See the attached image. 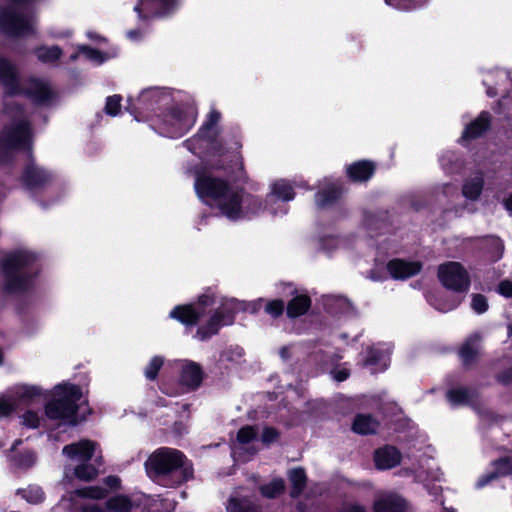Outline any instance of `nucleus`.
<instances>
[{"label": "nucleus", "mask_w": 512, "mask_h": 512, "mask_svg": "<svg viewBox=\"0 0 512 512\" xmlns=\"http://www.w3.org/2000/svg\"><path fill=\"white\" fill-rule=\"evenodd\" d=\"M213 156L208 162H202L193 168L194 189L200 199H212L218 202L221 213L230 220H238L244 217L243 203L252 206L253 210H259L262 206L260 199L254 195L246 194L244 188L233 189L227 179L213 175ZM220 171L219 169H217Z\"/></svg>", "instance_id": "f257e3e1"}, {"label": "nucleus", "mask_w": 512, "mask_h": 512, "mask_svg": "<svg viewBox=\"0 0 512 512\" xmlns=\"http://www.w3.org/2000/svg\"><path fill=\"white\" fill-rule=\"evenodd\" d=\"M13 151L29 152L30 160L20 175V183L26 190H43L53 182V172L35 163L32 154V129L27 119L18 120L3 129L0 135V166L12 163Z\"/></svg>", "instance_id": "f03ea898"}, {"label": "nucleus", "mask_w": 512, "mask_h": 512, "mask_svg": "<svg viewBox=\"0 0 512 512\" xmlns=\"http://www.w3.org/2000/svg\"><path fill=\"white\" fill-rule=\"evenodd\" d=\"M144 468L149 479L166 488H177L194 478L192 461L176 448H157L144 462Z\"/></svg>", "instance_id": "7ed1b4c3"}, {"label": "nucleus", "mask_w": 512, "mask_h": 512, "mask_svg": "<svg viewBox=\"0 0 512 512\" xmlns=\"http://www.w3.org/2000/svg\"><path fill=\"white\" fill-rule=\"evenodd\" d=\"M36 253L17 249L6 254L0 261L3 276V291L8 295L25 294L31 291L40 269Z\"/></svg>", "instance_id": "20e7f679"}, {"label": "nucleus", "mask_w": 512, "mask_h": 512, "mask_svg": "<svg viewBox=\"0 0 512 512\" xmlns=\"http://www.w3.org/2000/svg\"><path fill=\"white\" fill-rule=\"evenodd\" d=\"M221 120V113L216 109H211L200 126L199 135H205L208 138L209 148L213 156L217 157L212 163L215 169L223 170L230 178L239 179L245 173L243 158L241 155L242 143L240 138L234 137V147L227 149L219 139V130L217 128Z\"/></svg>", "instance_id": "39448f33"}, {"label": "nucleus", "mask_w": 512, "mask_h": 512, "mask_svg": "<svg viewBox=\"0 0 512 512\" xmlns=\"http://www.w3.org/2000/svg\"><path fill=\"white\" fill-rule=\"evenodd\" d=\"M0 83L6 96H25L36 105L47 104L53 98L51 88L38 78H30L28 86L23 87L17 65L4 56H0Z\"/></svg>", "instance_id": "423d86ee"}, {"label": "nucleus", "mask_w": 512, "mask_h": 512, "mask_svg": "<svg viewBox=\"0 0 512 512\" xmlns=\"http://www.w3.org/2000/svg\"><path fill=\"white\" fill-rule=\"evenodd\" d=\"M81 398L80 386L71 383L58 384L54 387L52 399L45 405V414L51 420H61L76 426L80 422L78 402Z\"/></svg>", "instance_id": "0eeeda50"}, {"label": "nucleus", "mask_w": 512, "mask_h": 512, "mask_svg": "<svg viewBox=\"0 0 512 512\" xmlns=\"http://www.w3.org/2000/svg\"><path fill=\"white\" fill-rule=\"evenodd\" d=\"M196 119L197 109L194 106L177 104L161 110L152 123L160 135L176 139L188 133Z\"/></svg>", "instance_id": "6e6552de"}, {"label": "nucleus", "mask_w": 512, "mask_h": 512, "mask_svg": "<svg viewBox=\"0 0 512 512\" xmlns=\"http://www.w3.org/2000/svg\"><path fill=\"white\" fill-rule=\"evenodd\" d=\"M168 100L169 98L162 95L158 89L149 88L140 93L135 103L129 99L126 110L137 121L153 122Z\"/></svg>", "instance_id": "1a4fd4ad"}, {"label": "nucleus", "mask_w": 512, "mask_h": 512, "mask_svg": "<svg viewBox=\"0 0 512 512\" xmlns=\"http://www.w3.org/2000/svg\"><path fill=\"white\" fill-rule=\"evenodd\" d=\"M437 278L448 291L466 294L471 286V277L464 265L457 261H447L437 268Z\"/></svg>", "instance_id": "9d476101"}, {"label": "nucleus", "mask_w": 512, "mask_h": 512, "mask_svg": "<svg viewBox=\"0 0 512 512\" xmlns=\"http://www.w3.org/2000/svg\"><path fill=\"white\" fill-rule=\"evenodd\" d=\"M0 30L9 37H23L33 33L29 18L15 6L0 9Z\"/></svg>", "instance_id": "9b49d317"}, {"label": "nucleus", "mask_w": 512, "mask_h": 512, "mask_svg": "<svg viewBox=\"0 0 512 512\" xmlns=\"http://www.w3.org/2000/svg\"><path fill=\"white\" fill-rule=\"evenodd\" d=\"M179 367V384L187 391H196L204 380V371L201 365L192 360L177 361Z\"/></svg>", "instance_id": "f8f14e48"}, {"label": "nucleus", "mask_w": 512, "mask_h": 512, "mask_svg": "<svg viewBox=\"0 0 512 512\" xmlns=\"http://www.w3.org/2000/svg\"><path fill=\"white\" fill-rule=\"evenodd\" d=\"M492 116L488 111H481L479 115L468 123L462 131L459 142H471L484 136L491 128Z\"/></svg>", "instance_id": "ddd939ff"}, {"label": "nucleus", "mask_w": 512, "mask_h": 512, "mask_svg": "<svg viewBox=\"0 0 512 512\" xmlns=\"http://www.w3.org/2000/svg\"><path fill=\"white\" fill-rule=\"evenodd\" d=\"M376 169L377 166L374 161L362 159L347 165L345 174L352 183H366L374 176Z\"/></svg>", "instance_id": "4468645a"}, {"label": "nucleus", "mask_w": 512, "mask_h": 512, "mask_svg": "<svg viewBox=\"0 0 512 512\" xmlns=\"http://www.w3.org/2000/svg\"><path fill=\"white\" fill-rule=\"evenodd\" d=\"M386 268L394 280H406L420 273L422 263L394 258L388 261Z\"/></svg>", "instance_id": "2eb2a0df"}, {"label": "nucleus", "mask_w": 512, "mask_h": 512, "mask_svg": "<svg viewBox=\"0 0 512 512\" xmlns=\"http://www.w3.org/2000/svg\"><path fill=\"white\" fill-rule=\"evenodd\" d=\"M373 461L378 470L393 469L400 465L402 453L396 446L386 444L374 451Z\"/></svg>", "instance_id": "dca6fc26"}, {"label": "nucleus", "mask_w": 512, "mask_h": 512, "mask_svg": "<svg viewBox=\"0 0 512 512\" xmlns=\"http://www.w3.org/2000/svg\"><path fill=\"white\" fill-rule=\"evenodd\" d=\"M493 470L481 475L477 482V488H483L492 481L505 476H512V457L503 456L491 462Z\"/></svg>", "instance_id": "f3484780"}, {"label": "nucleus", "mask_w": 512, "mask_h": 512, "mask_svg": "<svg viewBox=\"0 0 512 512\" xmlns=\"http://www.w3.org/2000/svg\"><path fill=\"white\" fill-rule=\"evenodd\" d=\"M157 4L158 8L155 11H146L149 4L146 0H139L134 6V11L137 13L140 20H149L153 17H161L173 12L176 8L177 0H151Z\"/></svg>", "instance_id": "a211bd4d"}, {"label": "nucleus", "mask_w": 512, "mask_h": 512, "mask_svg": "<svg viewBox=\"0 0 512 512\" xmlns=\"http://www.w3.org/2000/svg\"><path fill=\"white\" fill-rule=\"evenodd\" d=\"M169 316L186 327H193L203 318V310L196 309L192 303L180 304L170 311Z\"/></svg>", "instance_id": "6ab92c4d"}, {"label": "nucleus", "mask_w": 512, "mask_h": 512, "mask_svg": "<svg viewBox=\"0 0 512 512\" xmlns=\"http://www.w3.org/2000/svg\"><path fill=\"white\" fill-rule=\"evenodd\" d=\"M96 449V443L94 441L84 439L76 443H71L63 447V454L71 459H79L82 462H89Z\"/></svg>", "instance_id": "aec40b11"}, {"label": "nucleus", "mask_w": 512, "mask_h": 512, "mask_svg": "<svg viewBox=\"0 0 512 512\" xmlns=\"http://www.w3.org/2000/svg\"><path fill=\"white\" fill-rule=\"evenodd\" d=\"M292 298L286 305V315L289 319H296L305 315L311 308L312 300L308 294H298L296 288L290 293Z\"/></svg>", "instance_id": "412c9836"}, {"label": "nucleus", "mask_w": 512, "mask_h": 512, "mask_svg": "<svg viewBox=\"0 0 512 512\" xmlns=\"http://www.w3.org/2000/svg\"><path fill=\"white\" fill-rule=\"evenodd\" d=\"M374 512H406V500L395 493L386 494L373 503Z\"/></svg>", "instance_id": "4be33fe9"}, {"label": "nucleus", "mask_w": 512, "mask_h": 512, "mask_svg": "<svg viewBox=\"0 0 512 512\" xmlns=\"http://www.w3.org/2000/svg\"><path fill=\"white\" fill-rule=\"evenodd\" d=\"M380 427L379 420L372 414L357 413L353 419L351 430L358 435H375Z\"/></svg>", "instance_id": "5701e85b"}, {"label": "nucleus", "mask_w": 512, "mask_h": 512, "mask_svg": "<svg viewBox=\"0 0 512 512\" xmlns=\"http://www.w3.org/2000/svg\"><path fill=\"white\" fill-rule=\"evenodd\" d=\"M342 194V186L329 184L315 193V204L319 209L329 208L340 200Z\"/></svg>", "instance_id": "b1692460"}, {"label": "nucleus", "mask_w": 512, "mask_h": 512, "mask_svg": "<svg viewBox=\"0 0 512 512\" xmlns=\"http://www.w3.org/2000/svg\"><path fill=\"white\" fill-rule=\"evenodd\" d=\"M478 335L468 337L458 351L464 369H470L479 358V350L477 347Z\"/></svg>", "instance_id": "393cba45"}, {"label": "nucleus", "mask_w": 512, "mask_h": 512, "mask_svg": "<svg viewBox=\"0 0 512 512\" xmlns=\"http://www.w3.org/2000/svg\"><path fill=\"white\" fill-rule=\"evenodd\" d=\"M324 308L333 316L348 315L354 311L352 302L345 296L334 295L325 299Z\"/></svg>", "instance_id": "a878e982"}, {"label": "nucleus", "mask_w": 512, "mask_h": 512, "mask_svg": "<svg viewBox=\"0 0 512 512\" xmlns=\"http://www.w3.org/2000/svg\"><path fill=\"white\" fill-rule=\"evenodd\" d=\"M242 309H244V302L232 299L222 303L214 312L219 314L224 324L230 326L234 324L237 314L242 311Z\"/></svg>", "instance_id": "bb28decb"}, {"label": "nucleus", "mask_w": 512, "mask_h": 512, "mask_svg": "<svg viewBox=\"0 0 512 512\" xmlns=\"http://www.w3.org/2000/svg\"><path fill=\"white\" fill-rule=\"evenodd\" d=\"M288 478L291 483L289 495L291 498H298L307 486V474L304 468L296 467L288 472Z\"/></svg>", "instance_id": "cd10ccee"}, {"label": "nucleus", "mask_w": 512, "mask_h": 512, "mask_svg": "<svg viewBox=\"0 0 512 512\" xmlns=\"http://www.w3.org/2000/svg\"><path fill=\"white\" fill-rule=\"evenodd\" d=\"M224 326L227 325L220 319L219 314L213 312L207 322L197 328L196 337L202 341L211 339L213 336L217 335Z\"/></svg>", "instance_id": "c85d7f7f"}, {"label": "nucleus", "mask_w": 512, "mask_h": 512, "mask_svg": "<svg viewBox=\"0 0 512 512\" xmlns=\"http://www.w3.org/2000/svg\"><path fill=\"white\" fill-rule=\"evenodd\" d=\"M227 512H262L261 507L247 496L230 497Z\"/></svg>", "instance_id": "c756f323"}, {"label": "nucleus", "mask_w": 512, "mask_h": 512, "mask_svg": "<svg viewBox=\"0 0 512 512\" xmlns=\"http://www.w3.org/2000/svg\"><path fill=\"white\" fill-rule=\"evenodd\" d=\"M34 54L37 59L45 64H53L60 60L63 55V50L58 45L45 46L40 45L34 49Z\"/></svg>", "instance_id": "7c9ffc66"}, {"label": "nucleus", "mask_w": 512, "mask_h": 512, "mask_svg": "<svg viewBox=\"0 0 512 512\" xmlns=\"http://www.w3.org/2000/svg\"><path fill=\"white\" fill-rule=\"evenodd\" d=\"M105 512H131L133 508L132 500L124 494H117L106 500Z\"/></svg>", "instance_id": "2f4dec72"}, {"label": "nucleus", "mask_w": 512, "mask_h": 512, "mask_svg": "<svg viewBox=\"0 0 512 512\" xmlns=\"http://www.w3.org/2000/svg\"><path fill=\"white\" fill-rule=\"evenodd\" d=\"M13 396L19 402L30 403L42 396V389L36 385H19L14 388Z\"/></svg>", "instance_id": "473e14b6"}, {"label": "nucleus", "mask_w": 512, "mask_h": 512, "mask_svg": "<svg viewBox=\"0 0 512 512\" xmlns=\"http://www.w3.org/2000/svg\"><path fill=\"white\" fill-rule=\"evenodd\" d=\"M446 397L453 406L470 405L474 397V392L465 387H457L449 389L446 393Z\"/></svg>", "instance_id": "72a5a7b5"}, {"label": "nucleus", "mask_w": 512, "mask_h": 512, "mask_svg": "<svg viewBox=\"0 0 512 512\" xmlns=\"http://www.w3.org/2000/svg\"><path fill=\"white\" fill-rule=\"evenodd\" d=\"M183 144L194 155H200L206 150L211 156V159H213L212 150L208 145V138L205 135H199V130L193 137L186 139Z\"/></svg>", "instance_id": "f704fd0d"}, {"label": "nucleus", "mask_w": 512, "mask_h": 512, "mask_svg": "<svg viewBox=\"0 0 512 512\" xmlns=\"http://www.w3.org/2000/svg\"><path fill=\"white\" fill-rule=\"evenodd\" d=\"M285 482L282 478H274L269 483L259 487L260 494L267 499H276L285 492Z\"/></svg>", "instance_id": "c9c22d12"}, {"label": "nucleus", "mask_w": 512, "mask_h": 512, "mask_svg": "<svg viewBox=\"0 0 512 512\" xmlns=\"http://www.w3.org/2000/svg\"><path fill=\"white\" fill-rule=\"evenodd\" d=\"M16 494L33 505L40 504L45 500V492L38 485H29L26 488H20L16 491Z\"/></svg>", "instance_id": "e433bc0d"}, {"label": "nucleus", "mask_w": 512, "mask_h": 512, "mask_svg": "<svg viewBox=\"0 0 512 512\" xmlns=\"http://www.w3.org/2000/svg\"><path fill=\"white\" fill-rule=\"evenodd\" d=\"M74 476L85 482L93 481L98 476V470L89 462H82L74 468Z\"/></svg>", "instance_id": "4c0bfd02"}, {"label": "nucleus", "mask_w": 512, "mask_h": 512, "mask_svg": "<svg viewBox=\"0 0 512 512\" xmlns=\"http://www.w3.org/2000/svg\"><path fill=\"white\" fill-rule=\"evenodd\" d=\"M272 193L282 201H291L295 198L296 195L293 187L284 180L273 184Z\"/></svg>", "instance_id": "58836bf2"}, {"label": "nucleus", "mask_w": 512, "mask_h": 512, "mask_svg": "<svg viewBox=\"0 0 512 512\" xmlns=\"http://www.w3.org/2000/svg\"><path fill=\"white\" fill-rule=\"evenodd\" d=\"M264 312L273 319H277L286 312L285 303L282 299L266 300L264 304Z\"/></svg>", "instance_id": "ea45409f"}, {"label": "nucleus", "mask_w": 512, "mask_h": 512, "mask_svg": "<svg viewBox=\"0 0 512 512\" xmlns=\"http://www.w3.org/2000/svg\"><path fill=\"white\" fill-rule=\"evenodd\" d=\"M483 190V180L482 179H474L469 182H466L463 185V195L470 200H476L480 197Z\"/></svg>", "instance_id": "a19ab883"}, {"label": "nucleus", "mask_w": 512, "mask_h": 512, "mask_svg": "<svg viewBox=\"0 0 512 512\" xmlns=\"http://www.w3.org/2000/svg\"><path fill=\"white\" fill-rule=\"evenodd\" d=\"M216 303V296L211 292L210 288L201 295L198 296L197 301L192 304L195 305L196 309L203 310V317L207 315L209 309Z\"/></svg>", "instance_id": "79ce46f5"}, {"label": "nucleus", "mask_w": 512, "mask_h": 512, "mask_svg": "<svg viewBox=\"0 0 512 512\" xmlns=\"http://www.w3.org/2000/svg\"><path fill=\"white\" fill-rule=\"evenodd\" d=\"M163 365L164 358L162 356L156 355L152 357L144 369L145 377L150 381H154L157 378Z\"/></svg>", "instance_id": "37998d69"}, {"label": "nucleus", "mask_w": 512, "mask_h": 512, "mask_svg": "<svg viewBox=\"0 0 512 512\" xmlns=\"http://www.w3.org/2000/svg\"><path fill=\"white\" fill-rule=\"evenodd\" d=\"M108 493V489L101 486H90L79 491V494L82 497L95 500L105 499L108 496Z\"/></svg>", "instance_id": "c03bdc74"}, {"label": "nucleus", "mask_w": 512, "mask_h": 512, "mask_svg": "<svg viewBox=\"0 0 512 512\" xmlns=\"http://www.w3.org/2000/svg\"><path fill=\"white\" fill-rule=\"evenodd\" d=\"M122 96L114 94L106 98L104 111L107 115L115 117L121 111Z\"/></svg>", "instance_id": "a18cd8bd"}, {"label": "nucleus", "mask_w": 512, "mask_h": 512, "mask_svg": "<svg viewBox=\"0 0 512 512\" xmlns=\"http://www.w3.org/2000/svg\"><path fill=\"white\" fill-rule=\"evenodd\" d=\"M427 0H385V3L399 10H412L422 6Z\"/></svg>", "instance_id": "49530a36"}, {"label": "nucleus", "mask_w": 512, "mask_h": 512, "mask_svg": "<svg viewBox=\"0 0 512 512\" xmlns=\"http://www.w3.org/2000/svg\"><path fill=\"white\" fill-rule=\"evenodd\" d=\"M257 437V429L255 426L245 425L237 432V441L241 444H249Z\"/></svg>", "instance_id": "de8ad7c7"}, {"label": "nucleus", "mask_w": 512, "mask_h": 512, "mask_svg": "<svg viewBox=\"0 0 512 512\" xmlns=\"http://www.w3.org/2000/svg\"><path fill=\"white\" fill-rule=\"evenodd\" d=\"M79 52L83 54L87 59L91 61H95L99 64L105 61V57L102 51L97 48H93L89 45L82 44L79 45Z\"/></svg>", "instance_id": "09e8293b"}, {"label": "nucleus", "mask_w": 512, "mask_h": 512, "mask_svg": "<svg viewBox=\"0 0 512 512\" xmlns=\"http://www.w3.org/2000/svg\"><path fill=\"white\" fill-rule=\"evenodd\" d=\"M366 353L367 355L363 361L365 367L377 366L384 357L383 351L375 347H368Z\"/></svg>", "instance_id": "8fccbe9b"}, {"label": "nucleus", "mask_w": 512, "mask_h": 512, "mask_svg": "<svg viewBox=\"0 0 512 512\" xmlns=\"http://www.w3.org/2000/svg\"><path fill=\"white\" fill-rule=\"evenodd\" d=\"M489 242V252L491 254V258L494 262L500 260L503 256L504 252V244L502 240L498 237H490L488 239Z\"/></svg>", "instance_id": "3c124183"}, {"label": "nucleus", "mask_w": 512, "mask_h": 512, "mask_svg": "<svg viewBox=\"0 0 512 512\" xmlns=\"http://www.w3.org/2000/svg\"><path fill=\"white\" fill-rule=\"evenodd\" d=\"M471 308L477 314L485 313L489 308L487 297L480 293L472 294Z\"/></svg>", "instance_id": "603ef678"}, {"label": "nucleus", "mask_w": 512, "mask_h": 512, "mask_svg": "<svg viewBox=\"0 0 512 512\" xmlns=\"http://www.w3.org/2000/svg\"><path fill=\"white\" fill-rule=\"evenodd\" d=\"M280 438V432L277 428L266 426L263 428L262 435H261V441L265 445H270Z\"/></svg>", "instance_id": "864d4df0"}, {"label": "nucleus", "mask_w": 512, "mask_h": 512, "mask_svg": "<svg viewBox=\"0 0 512 512\" xmlns=\"http://www.w3.org/2000/svg\"><path fill=\"white\" fill-rule=\"evenodd\" d=\"M22 423L27 428L36 429L40 426V419L35 411L28 410L22 416Z\"/></svg>", "instance_id": "5fc2aeb1"}, {"label": "nucleus", "mask_w": 512, "mask_h": 512, "mask_svg": "<svg viewBox=\"0 0 512 512\" xmlns=\"http://www.w3.org/2000/svg\"><path fill=\"white\" fill-rule=\"evenodd\" d=\"M160 390L162 393L168 396H178L183 393V388L179 383L178 384H169L167 382L162 381L160 386Z\"/></svg>", "instance_id": "6e6d98bb"}, {"label": "nucleus", "mask_w": 512, "mask_h": 512, "mask_svg": "<svg viewBox=\"0 0 512 512\" xmlns=\"http://www.w3.org/2000/svg\"><path fill=\"white\" fill-rule=\"evenodd\" d=\"M16 410V404L0 397V418L10 416Z\"/></svg>", "instance_id": "4d7b16f0"}, {"label": "nucleus", "mask_w": 512, "mask_h": 512, "mask_svg": "<svg viewBox=\"0 0 512 512\" xmlns=\"http://www.w3.org/2000/svg\"><path fill=\"white\" fill-rule=\"evenodd\" d=\"M265 301L266 300L263 299V298H258L256 300H253V301L248 302V303L244 302V309H242V311H248L251 314H256L261 309L264 310Z\"/></svg>", "instance_id": "13d9d810"}, {"label": "nucleus", "mask_w": 512, "mask_h": 512, "mask_svg": "<svg viewBox=\"0 0 512 512\" xmlns=\"http://www.w3.org/2000/svg\"><path fill=\"white\" fill-rule=\"evenodd\" d=\"M496 381L503 385L509 386L512 384V367L506 368L496 375Z\"/></svg>", "instance_id": "bf43d9fd"}, {"label": "nucleus", "mask_w": 512, "mask_h": 512, "mask_svg": "<svg viewBox=\"0 0 512 512\" xmlns=\"http://www.w3.org/2000/svg\"><path fill=\"white\" fill-rule=\"evenodd\" d=\"M498 293L504 297L511 298L512 297V281L510 280H502L498 284Z\"/></svg>", "instance_id": "052dcab7"}, {"label": "nucleus", "mask_w": 512, "mask_h": 512, "mask_svg": "<svg viewBox=\"0 0 512 512\" xmlns=\"http://www.w3.org/2000/svg\"><path fill=\"white\" fill-rule=\"evenodd\" d=\"M103 483L111 490H119L121 488V479L117 475H108L103 479Z\"/></svg>", "instance_id": "680f3d73"}, {"label": "nucleus", "mask_w": 512, "mask_h": 512, "mask_svg": "<svg viewBox=\"0 0 512 512\" xmlns=\"http://www.w3.org/2000/svg\"><path fill=\"white\" fill-rule=\"evenodd\" d=\"M332 375H333V378L337 381V382H343L345 380H347L350 376V370L348 368H336L334 370H332Z\"/></svg>", "instance_id": "e2e57ef3"}, {"label": "nucleus", "mask_w": 512, "mask_h": 512, "mask_svg": "<svg viewBox=\"0 0 512 512\" xmlns=\"http://www.w3.org/2000/svg\"><path fill=\"white\" fill-rule=\"evenodd\" d=\"M19 464L30 467L35 462L34 454L31 452H25L19 455Z\"/></svg>", "instance_id": "0e129e2a"}, {"label": "nucleus", "mask_w": 512, "mask_h": 512, "mask_svg": "<svg viewBox=\"0 0 512 512\" xmlns=\"http://www.w3.org/2000/svg\"><path fill=\"white\" fill-rule=\"evenodd\" d=\"M338 512H367L366 508L357 503L344 505Z\"/></svg>", "instance_id": "69168bd1"}, {"label": "nucleus", "mask_w": 512, "mask_h": 512, "mask_svg": "<svg viewBox=\"0 0 512 512\" xmlns=\"http://www.w3.org/2000/svg\"><path fill=\"white\" fill-rule=\"evenodd\" d=\"M80 512H105V506L101 507L98 504H85L81 506Z\"/></svg>", "instance_id": "338daca9"}, {"label": "nucleus", "mask_w": 512, "mask_h": 512, "mask_svg": "<svg viewBox=\"0 0 512 512\" xmlns=\"http://www.w3.org/2000/svg\"><path fill=\"white\" fill-rule=\"evenodd\" d=\"M28 308V304L26 301L21 300L15 306V311L19 316H23L26 314Z\"/></svg>", "instance_id": "774afa93"}]
</instances>
